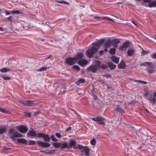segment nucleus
<instances>
[{
  "label": "nucleus",
  "mask_w": 156,
  "mask_h": 156,
  "mask_svg": "<svg viewBox=\"0 0 156 156\" xmlns=\"http://www.w3.org/2000/svg\"><path fill=\"white\" fill-rule=\"evenodd\" d=\"M140 66H146L147 68L146 70L149 74L154 73L155 69L154 68L155 66L154 64L151 62H144L140 64Z\"/></svg>",
  "instance_id": "obj_1"
},
{
  "label": "nucleus",
  "mask_w": 156,
  "mask_h": 156,
  "mask_svg": "<svg viewBox=\"0 0 156 156\" xmlns=\"http://www.w3.org/2000/svg\"><path fill=\"white\" fill-rule=\"evenodd\" d=\"M8 133L10 135L9 138L12 140H15L16 137H21L23 136L22 135L19 133L18 132H14L13 128L9 129Z\"/></svg>",
  "instance_id": "obj_2"
},
{
  "label": "nucleus",
  "mask_w": 156,
  "mask_h": 156,
  "mask_svg": "<svg viewBox=\"0 0 156 156\" xmlns=\"http://www.w3.org/2000/svg\"><path fill=\"white\" fill-rule=\"evenodd\" d=\"M98 51L97 49L95 48L94 47H92L88 49L86 53V55L87 57L89 58H91L94 54Z\"/></svg>",
  "instance_id": "obj_3"
},
{
  "label": "nucleus",
  "mask_w": 156,
  "mask_h": 156,
  "mask_svg": "<svg viewBox=\"0 0 156 156\" xmlns=\"http://www.w3.org/2000/svg\"><path fill=\"white\" fill-rule=\"evenodd\" d=\"M78 149L81 151L82 153L84 152L86 156H87L90 154V149L87 146H83L81 145H79Z\"/></svg>",
  "instance_id": "obj_4"
},
{
  "label": "nucleus",
  "mask_w": 156,
  "mask_h": 156,
  "mask_svg": "<svg viewBox=\"0 0 156 156\" xmlns=\"http://www.w3.org/2000/svg\"><path fill=\"white\" fill-rule=\"evenodd\" d=\"M91 119L94 121L98 122L99 124L103 125L105 124V122H104L105 119L100 115H98L95 117L92 118H91Z\"/></svg>",
  "instance_id": "obj_5"
},
{
  "label": "nucleus",
  "mask_w": 156,
  "mask_h": 156,
  "mask_svg": "<svg viewBox=\"0 0 156 156\" xmlns=\"http://www.w3.org/2000/svg\"><path fill=\"white\" fill-rule=\"evenodd\" d=\"M69 144H68V149L71 148L73 147L74 149H78L79 145H80V144H78L76 145L77 143L76 141L74 140H71L69 141Z\"/></svg>",
  "instance_id": "obj_6"
},
{
  "label": "nucleus",
  "mask_w": 156,
  "mask_h": 156,
  "mask_svg": "<svg viewBox=\"0 0 156 156\" xmlns=\"http://www.w3.org/2000/svg\"><path fill=\"white\" fill-rule=\"evenodd\" d=\"M36 101L34 100H25L22 101V104L24 105L33 106L36 105Z\"/></svg>",
  "instance_id": "obj_7"
},
{
  "label": "nucleus",
  "mask_w": 156,
  "mask_h": 156,
  "mask_svg": "<svg viewBox=\"0 0 156 156\" xmlns=\"http://www.w3.org/2000/svg\"><path fill=\"white\" fill-rule=\"evenodd\" d=\"M104 42V39H101L98 42H95L92 44V47H94L95 48L97 49V51L99 49L100 46Z\"/></svg>",
  "instance_id": "obj_8"
},
{
  "label": "nucleus",
  "mask_w": 156,
  "mask_h": 156,
  "mask_svg": "<svg viewBox=\"0 0 156 156\" xmlns=\"http://www.w3.org/2000/svg\"><path fill=\"white\" fill-rule=\"evenodd\" d=\"M37 143L38 146L44 148L48 147L51 146V144L48 143L43 142L40 141H37Z\"/></svg>",
  "instance_id": "obj_9"
},
{
  "label": "nucleus",
  "mask_w": 156,
  "mask_h": 156,
  "mask_svg": "<svg viewBox=\"0 0 156 156\" xmlns=\"http://www.w3.org/2000/svg\"><path fill=\"white\" fill-rule=\"evenodd\" d=\"M66 62L67 64L71 66L76 62L74 57H68L66 60Z\"/></svg>",
  "instance_id": "obj_10"
},
{
  "label": "nucleus",
  "mask_w": 156,
  "mask_h": 156,
  "mask_svg": "<svg viewBox=\"0 0 156 156\" xmlns=\"http://www.w3.org/2000/svg\"><path fill=\"white\" fill-rule=\"evenodd\" d=\"M17 128L20 132L23 133H25L28 130L27 127L23 125L19 126Z\"/></svg>",
  "instance_id": "obj_11"
},
{
  "label": "nucleus",
  "mask_w": 156,
  "mask_h": 156,
  "mask_svg": "<svg viewBox=\"0 0 156 156\" xmlns=\"http://www.w3.org/2000/svg\"><path fill=\"white\" fill-rule=\"evenodd\" d=\"M130 44V42L128 41H126V42L123 43L120 46L119 48V51H122L124 48H127Z\"/></svg>",
  "instance_id": "obj_12"
},
{
  "label": "nucleus",
  "mask_w": 156,
  "mask_h": 156,
  "mask_svg": "<svg viewBox=\"0 0 156 156\" xmlns=\"http://www.w3.org/2000/svg\"><path fill=\"white\" fill-rule=\"evenodd\" d=\"M98 69L97 66L96 65H92L90 66L87 69V70L88 71H90L93 73H95Z\"/></svg>",
  "instance_id": "obj_13"
},
{
  "label": "nucleus",
  "mask_w": 156,
  "mask_h": 156,
  "mask_svg": "<svg viewBox=\"0 0 156 156\" xmlns=\"http://www.w3.org/2000/svg\"><path fill=\"white\" fill-rule=\"evenodd\" d=\"M77 63L81 66H83L87 65L88 61L85 59L82 58L79 60Z\"/></svg>",
  "instance_id": "obj_14"
},
{
  "label": "nucleus",
  "mask_w": 156,
  "mask_h": 156,
  "mask_svg": "<svg viewBox=\"0 0 156 156\" xmlns=\"http://www.w3.org/2000/svg\"><path fill=\"white\" fill-rule=\"evenodd\" d=\"M83 56V55L82 53H77L75 56L74 57L76 62L77 61H79L80 59H82Z\"/></svg>",
  "instance_id": "obj_15"
},
{
  "label": "nucleus",
  "mask_w": 156,
  "mask_h": 156,
  "mask_svg": "<svg viewBox=\"0 0 156 156\" xmlns=\"http://www.w3.org/2000/svg\"><path fill=\"white\" fill-rule=\"evenodd\" d=\"M126 66L125 62L123 60H121L120 63L118 65L119 69H125Z\"/></svg>",
  "instance_id": "obj_16"
},
{
  "label": "nucleus",
  "mask_w": 156,
  "mask_h": 156,
  "mask_svg": "<svg viewBox=\"0 0 156 156\" xmlns=\"http://www.w3.org/2000/svg\"><path fill=\"white\" fill-rule=\"evenodd\" d=\"M27 135L29 136L35 137H36L37 134L36 132L33 130L29 131L27 133Z\"/></svg>",
  "instance_id": "obj_17"
},
{
  "label": "nucleus",
  "mask_w": 156,
  "mask_h": 156,
  "mask_svg": "<svg viewBox=\"0 0 156 156\" xmlns=\"http://www.w3.org/2000/svg\"><path fill=\"white\" fill-rule=\"evenodd\" d=\"M115 110L121 113H124V110L122 108L120 107L119 105H116V107L115 108Z\"/></svg>",
  "instance_id": "obj_18"
},
{
  "label": "nucleus",
  "mask_w": 156,
  "mask_h": 156,
  "mask_svg": "<svg viewBox=\"0 0 156 156\" xmlns=\"http://www.w3.org/2000/svg\"><path fill=\"white\" fill-rule=\"evenodd\" d=\"M59 147L61 149L67 148L68 143L66 142H64L63 143H60Z\"/></svg>",
  "instance_id": "obj_19"
},
{
  "label": "nucleus",
  "mask_w": 156,
  "mask_h": 156,
  "mask_svg": "<svg viewBox=\"0 0 156 156\" xmlns=\"http://www.w3.org/2000/svg\"><path fill=\"white\" fill-rule=\"evenodd\" d=\"M112 60L114 63L118 64L119 62V58L115 56H113L111 57Z\"/></svg>",
  "instance_id": "obj_20"
},
{
  "label": "nucleus",
  "mask_w": 156,
  "mask_h": 156,
  "mask_svg": "<svg viewBox=\"0 0 156 156\" xmlns=\"http://www.w3.org/2000/svg\"><path fill=\"white\" fill-rule=\"evenodd\" d=\"M112 45L113 46H116L117 44H119L120 42V41L117 39H115L111 40Z\"/></svg>",
  "instance_id": "obj_21"
},
{
  "label": "nucleus",
  "mask_w": 156,
  "mask_h": 156,
  "mask_svg": "<svg viewBox=\"0 0 156 156\" xmlns=\"http://www.w3.org/2000/svg\"><path fill=\"white\" fill-rule=\"evenodd\" d=\"M17 142L20 144H27V141L23 138H19L17 139Z\"/></svg>",
  "instance_id": "obj_22"
},
{
  "label": "nucleus",
  "mask_w": 156,
  "mask_h": 156,
  "mask_svg": "<svg viewBox=\"0 0 156 156\" xmlns=\"http://www.w3.org/2000/svg\"><path fill=\"white\" fill-rule=\"evenodd\" d=\"M148 6L150 8L156 7V0H154L149 3Z\"/></svg>",
  "instance_id": "obj_23"
},
{
  "label": "nucleus",
  "mask_w": 156,
  "mask_h": 156,
  "mask_svg": "<svg viewBox=\"0 0 156 156\" xmlns=\"http://www.w3.org/2000/svg\"><path fill=\"white\" fill-rule=\"evenodd\" d=\"M112 45L111 40H108L104 44V47L105 48H109Z\"/></svg>",
  "instance_id": "obj_24"
},
{
  "label": "nucleus",
  "mask_w": 156,
  "mask_h": 156,
  "mask_svg": "<svg viewBox=\"0 0 156 156\" xmlns=\"http://www.w3.org/2000/svg\"><path fill=\"white\" fill-rule=\"evenodd\" d=\"M12 70L8 68H3L0 69V71L2 73H5L10 71H12Z\"/></svg>",
  "instance_id": "obj_25"
},
{
  "label": "nucleus",
  "mask_w": 156,
  "mask_h": 156,
  "mask_svg": "<svg viewBox=\"0 0 156 156\" xmlns=\"http://www.w3.org/2000/svg\"><path fill=\"white\" fill-rule=\"evenodd\" d=\"M85 82V80L84 79L80 78L76 81L75 83L77 85H79L80 83H84Z\"/></svg>",
  "instance_id": "obj_26"
},
{
  "label": "nucleus",
  "mask_w": 156,
  "mask_h": 156,
  "mask_svg": "<svg viewBox=\"0 0 156 156\" xmlns=\"http://www.w3.org/2000/svg\"><path fill=\"white\" fill-rule=\"evenodd\" d=\"M147 99L150 102H152L153 105L155 104L156 101V99L155 98H153L152 96H151L150 97L148 98Z\"/></svg>",
  "instance_id": "obj_27"
},
{
  "label": "nucleus",
  "mask_w": 156,
  "mask_h": 156,
  "mask_svg": "<svg viewBox=\"0 0 156 156\" xmlns=\"http://www.w3.org/2000/svg\"><path fill=\"white\" fill-rule=\"evenodd\" d=\"M108 65L111 70L113 69L116 67V65L112 62H109L108 63Z\"/></svg>",
  "instance_id": "obj_28"
},
{
  "label": "nucleus",
  "mask_w": 156,
  "mask_h": 156,
  "mask_svg": "<svg viewBox=\"0 0 156 156\" xmlns=\"http://www.w3.org/2000/svg\"><path fill=\"white\" fill-rule=\"evenodd\" d=\"M43 140L45 142H49L50 141V138L48 134H45L44 136Z\"/></svg>",
  "instance_id": "obj_29"
},
{
  "label": "nucleus",
  "mask_w": 156,
  "mask_h": 156,
  "mask_svg": "<svg viewBox=\"0 0 156 156\" xmlns=\"http://www.w3.org/2000/svg\"><path fill=\"white\" fill-rule=\"evenodd\" d=\"M134 50L133 49H130L128 50L127 51V55L128 56H131L134 52Z\"/></svg>",
  "instance_id": "obj_30"
},
{
  "label": "nucleus",
  "mask_w": 156,
  "mask_h": 156,
  "mask_svg": "<svg viewBox=\"0 0 156 156\" xmlns=\"http://www.w3.org/2000/svg\"><path fill=\"white\" fill-rule=\"evenodd\" d=\"M116 49L114 48H111L109 51V53L112 55H114L115 53Z\"/></svg>",
  "instance_id": "obj_31"
},
{
  "label": "nucleus",
  "mask_w": 156,
  "mask_h": 156,
  "mask_svg": "<svg viewBox=\"0 0 156 156\" xmlns=\"http://www.w3.org/2000/svg\"><path fill=\"white\" fill-rule=\"evenodd\" d=\"M36 143V142L33 140H29L28 141V144H27V145H35Z\"/></svg>",
  "instance_id": "obj_32"
},
{
  "label": "nucleus",
  "mask_w": 156,
  "mask_h": 156,
  "mask_svg": "<svg viewBox=\"0 0 156 156\" xmlns=\"http://www.w3.org/2000/svg\"><path fill=\"white\" fill-rule=\"evenodd\" d=\"M0 112L5 113H8L9 112L8 110L1 107H0Z\"/></svg>",
  "instance_id": "obj_33"
},
{
  "label": "nucleus",
  "mask_w": 156,
  "mask_h": 156,
  "mask_svg": "<svg viewBox=\"0 0 156 156\" xmlns=\"http://www.w3.org/2000/svg\"><path fill=\"white\" fill-rule=\"evenodd\" d=\"M47 69V67L45 66H43L41 68L37 69V71H46Z\"/></svg>",
  "instance_id": "obj_34"
},
{
  "label": "nucleus",
  "mask_w": 156,
  "mask_h": 156,
  "mask_svg": "<svg viewBox=\"0 0 156 156\" xmlns=\"http://www.w3.org/2000/svg\"><path fill=\"white\" fill-rule=\"evenodd\" d=\"M44 134L43 133H38L37 135L36 138H43Z\"/></svg>",
  "instance_id": "obj_35"
},
{
  "label": "nucleus",
  "mask_w": 156,
  "mask_h": 156,
  "mask_svg": "<svg viewBox=\"0 0 156 156\" xmlns=\"http://www.w3.org/2000/svg\"><path fill=\"white\" fill-rule=\"evenodd\" d=\"M60 143L55 142L53 144V146L56 148L59 147Z\"/></svg>",
  "instance_id": "obj_36"
},
{
  "label": "nucleus",
  "mask_w": 156,
  "mask_h": 156,
  "mask_svg": "<svg viewBox=\"0 0 156 156\" xmlns=\"http://www.w3.org/2000/svg\"><path fill=\"white\" fill-rule=\"evenodd\" d=\"M72 68L73 69L76 70L77 71H79L80 69V67L76 65L73 66Z\"/></svg>",
  "instance_id": "obj_37"
},
{
  "label": "nucleus",
  "mask_w": 156,
  "mask_h": 156,
  "mask_svg": "<svg viewBox=\"0 0 156 156\" xmlns=\"http://www.w3.org/2000/svg\"><path fill=\"white\" fill-rule=\"evenodd\" d=\"M11 13L12 14H19L21 13V12L19 10H15V11H12L11 12Z\"/></svg>",
  "instance_id": "obj_38"
},
{
  "label": "nucleus",
  "mask_w": 156,
  "mask_h": 156,
  "mask_svg": "<svg viewBox=\"0 0 156 156\" xmlns=\"http://www.w3.org/2000/svg\"><path fill=\"white\" fill-rule=\"evenodd\" d=\"M96 142L94 139H93L91 140L90 141V144L93 145H95L96 144Z\"/></svg>",
  "instance_id": "obj_39"
},
{
  "label": "nucleus",
  "mask_w": 156,
  "mask_h": 156,
  "mask_svg": "<svg viewBox=\"0 0 156 156\" xmlns=\"http://www.w3.org/2000/svg\"><path fill=\"white\" fill-rule=\"evenodd\" d=\"M2 78L5 80H9L11 79V77H10L6 76H2Z\"/></svg>",
  "instance_id": "obj_40"
},
{
  "label": "nucleus",
  "mask_w": 156,
  "mask_h": 156,
  "mask_svg": "<svg viewBox=\"0 0 156 156\" xmlns=\"http://www.w3.org/2000/svg\"><path fill=\"white\" fill-rule=\"evenodd\" d=\"M51 137L52 141L57 142L58 141V139L55 137L54 135H51Z\"/></svg>",
  "instance_id": "obj_41"
},
{
  "label": "nucleus",
  "mask_w": 156,
  "mask_h": 156,
  "mask_svg": "<svg viewBox=\"0 0 156 156\" xmlns=\"http://www.w3.org/2000/svg\"><path fill=\"white\" fill-rule=\"evenodd\" d=\"M151 0H143V2H142L141 4L143 5H145L146 6H147V5H145L144 4V3H150V2L151 1Z\"/></svg>",
  "instance_id": "obj_42"
},
{
  "label": "nucleus",
  "mask_w": 156,
  "mask_h": 156,
  "mask_svg": "<svg viewBox=\"0 0 156 156\" xmlns=\"http://www.w3.org/2000/svg\"><path fill=\"white\" fill-rule=\"evenodd\" d=\"M100 67L102 69H107L108 68V65L105 64H102L100 66Z\"/></svg>",
  "instance_id": "obj_43"
},
{
  "label": "nucleus",
  "mask_w": 156,
  "mask_h": 156,
  "mask_svg": "<svg viewBox=\"0 0 156 156\" xmlns=\"http://www.w3.org/2000/svg\"><path fill=\"white\" fill-rule=\"evenodd\" d=\"M102 20H112L110 18L107 16H103L101 17Z\"/></svg>",
  "instance_id": "obj_44"
},
{
  "label": "nucleus",
  "mask_w": 156,
  "mask_h": 156,
  "mask_svg": "<svg viewBox=\"0 0 156 156\" xmlns=\"http://www.w3.org/2000/svg\"><path fill=\"white\" fill-rule=\"evenodd\" d=\"M135 81L138 82L139 83H142L143 84H147V82H146V81H141L140 80H135Z\"/></svg>",
  "instance_id": "obj_45"
},
{
  "label": "nucleus",
  "mask_w": 156,
  "mask_h": 156,
  "mask_svg": "<svg viewBox=\"0 0 156 156\" xmlns=\"http://www.w3.org/2000/svg\"><path fill=\"white\" fill-rule=\"evenodd\" d=\"M96 64L97 65V67H98L99 68H100L101 66L100 64H101V62L100 61H96Z\"/></svg>",
  "instance_id": "obj_46"
},
{
  "label": "nucleus",
  "mask_w": 156,
  "mask_h": 156,
  "mask_svg": "<svg viewBox=\"0 0 156 156\" xmlns=\"http://www.w3.org/2000/svg\"><path fill=\"white\" fill-rule=\"evenodd\" d=\"M151 56L153 59H156V53L151 55Z\"/></svg>",
  "instance_id": "obj_47"
},
{
  "label": "nucleus",
  "mask_w": 156,
  "mask_h": 156,
  "mask_svg": "<svg viewBox=\"0 0 156 156\" xmlns=\"http://www.w3.org/2000/svg\"><path fill=\"white\" fill-rule=\"evenodd\" d=\"M103 76L107 78H109L111 76L110 74H105L103 75Z\"/></svg>",
  "instance_id": "obj_48"
},
{
  "label": "nucleus",
  "mask_w": 156,
  "mask_h": 156,
  "mask_svg": "<svg viewBox=\"0 0 156 156\" xmlns=\"http://www.w3.org/2000/svg\"><path fill=\"white\" fill-rule=\"evenodd\" d=\"M55 136L58 138H60L61 137V135L58 133H55Z\"/></svg>",
  "instance_id": "obj_49"
},
{
  "label": "nucleus",
  "mask_w": 156,
  "mask_h": 156,
  "mask_svg": "<svg viewBox=\"0 0 156 156\" xmlns=\"http://www.w3.org/2000/svg\"><path fill=\"white\" fill-rule=\"evenodd\" d=\"M25 115L28 117H30L31 116V114L30 113L27 112L26 113Z\"/></svg>",
  "instance_id": "obj_50"
},
{
  "label": "nucleus",
  "mask_w": 156,
  "mask_h": 156,
  "mask_svg": "<svg viewBox=\"0 0 156 156\" xmlns=\"http://www.w3.org/2000/svg\"><path fill=\"white\" fill-rule=\"evenodd\" d=\"M5 14L6 15H9L10 13L9 12V11L7 10H5Z\"/></svg>",
  "instance_id": "obj_51"
},
{
  "label": "nucleus",
  "mask_w": 156,
  "mask_h": 156,
  "mask_svg": "<svg viewBox=\"0 0 156 156\" xmlns=\"http://www.w3.org/2000/svg\"><path fill=\"white\" fill-rule=\"evenodd\" d=\"M71 129V127H69L66 129V132H68L70 131Z\"/></svg>",
  "instance_id": "obj_52"
},
{
  "label": "nucleus",
  "mask_w": 156,
  "mask_h": 156,
  "mask_svg": "<svg viewBox=\"0 0 156 156\" xmlns=\"http://www.w3.org/2000/svg\"><path fill=\"white\" fill-rule=\"evenodd\" d=\"M103 51L102 50H101L99 52V54L100 55H102L103 54Z\"/></svg>",
  "instance_id": "obj_53"
},
{
  "label": "nucleus",
  "mask_w": 156,
  "mask_h": 156,
  "mask_svg": "<svg viewBox=\"0 0 156 156\" xmlns=\"http://www.w3.org/2000/svg\"><path fill=\"white\" fill-rule=\"evenodd\" d=\"M12 16H10L9 17H8L7 18L8 20L9 21H12Z\"/></svg>",
  "instance_id": "obj_54"
},
{
  "label": "nucleus",
  "mask_w": 156,
  "mask_h": 156,
  "mask_svg": "<svg viewBox=\"0 0 156 156\" xmlns=\"http://www.w3.org/2000/svg\"><path fill=\"white\" fill-rule=\"evenodd\" d=\"M143 52L144 53V55H145L148 53L149 52V51H143Z\"/></svg>",
  "instance_id": "obj_55"
},
{
  "label": "nucleus",
  "mask_w": 156,
  "mask_h": 156,
  "mask_svg": "<svg viewBox=\"0 0 156 156\" xmlns=\"http://www.w3.org/2000/svg\"><path fill=\"white\" fill-rule=\"evenodd\" d=\"M94 19H99L101 18V17H100L98 16H94Z\"/></svg>",
  "instance_id": "obj_56"
},
{
  "label": "nucleus",
  "mask_w": 156,
  "mask_h": 156,
  "mask_svg": "<svg viewBox=\"0 0 156 156\" xmlns=\"http://www.w3.org/2000/svg\"><path fill=\"white\" fill-rule=\"evenodd\" d=\"M94 100H96L98 99V97L96 95H94Z\"/></svg>",
  "instance_id": "obj_57"
},
{
  "label": "nucleus",
  "mask_w": 156,
  "mask_h": 156,
  "mask_svg": "<svg viewBox=\"0 0 156 156\" xmlns=\"http://www.w3.org/2000/svg\"><path fill=\"white\" fill-rule=\"evenodd\" d=\"M40 151L41 152H42V153H47V152H46V151H43V150H41Z\"/></svg>",
  "instance_id": "obj_58"
},
{
  "label": "nucleus",
  "mask_w": 156,
  "mask_h": 156,
  "mask_svg": "<svg viewBox=\"0 0 156 156\" xmlns=\"http://www.w3.org/2000/svg\"><path fill=\"white\" fill-rule=\"evenodd\" d=\"M10 149V148H8V147H5L4 148V149L5 150H9V149Z\"/></svg>",
  "instance_id": "obj_59"
},
{
  "label": "nucleus",
  "mask_w": 156,
  "mask_h": 156,
  "mask_svg": "<svg viewBox=\"0 0 156 156\" xmlns=\"http://www.w3.org/2000/svg\"><path fill=\"white\" fill-rule=\"evenodd\" d=\"M107 48H105L104 49V51L105 52H106L107 51H108V49H107Z\"/></svg>",
  "instance_id": "obj_60"
},
{
  "label": "nucleus",
  "mask_w": 156,
  "mask_h": 156,
  "mask_svg": "<svg viewBox=\"0 0 156 156\" xmlns=\"http://www.w3.org/2000/svg\"><path fill=\"white\" fill-rule=\"evenodd\" d=\"M4 30V29L2 27H0V30L1 31H3Z\"/></svg>",
  "instance_id": "obj_61"
},
{
  "label": "nucleus",
  "mask_w": 156,
  "mask_h": 156,
  "mask_svg": "<svg viewBox=\"0 0 156 156\" xmlns=\"http://www.w3.org/2000/svg\"><path fill=\"white\" fill-rule=\"evenodd\" d=\"M154 95L156 98V92L154 93Z\"/></svg>",
  "instance_id": "obj_62"
},
{
  "label": "nucleus",
  "mask_w": 156,
  "mask_h": 156,
  "mask_svg": "<svg viewBox=\"0 0 156 156\" xmlns=\"http://www.w3.org/2000/svg\"><path fill=\"white\" fill-rule=\"evenodd\" d=\"M51 56H48L46 58V59H49V58H51Z\"/></svg>",
  "instance_id": "obj_63"
},
{
  "label": "nucleus",
  "mask_w": 156,
  "mask_h": 156,
  "mask_svg": "<svg viewBox=\"0 0 156 156\" xmlns=\"http://www.w3.org/2000/svg\"><path fill=\"white\" fill-rule=\"evenodd\" d=\"M132 23H133V24H134L135 25H136V23L134 22V21H132Z\"/></svg>",
  "instance_id": "obj_64"
}]
</instances>
